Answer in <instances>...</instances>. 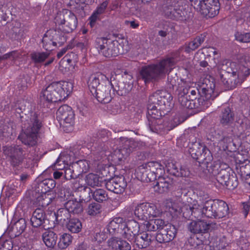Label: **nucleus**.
<instances>
[{
	"label": "nucleus",
	"mask_w": 250,
	"mask_h": 250,
	"mask_svg": "<svg viewBox=\"0 0 250 250\" xmlns=\"http://www.w3.org/2000/svg\"><path fill=\"white\" fill-rule=\"evenodd\" d=\"M217 67L225 90L232 89L250 74V58H245L238 63L224 60Z\"/></svg>",
	"instance_id": "f257e3e1"
},
{
	"label": "nucleus",
	"mask_w": 250,
	"mask_h": 250,
	"mask_svg": "<svg viewBox=\"0 0 250 250\" xmlns=\"http://www.w3.org/2000/svg\"><path fill=\"white\" fill-rule=\"evenodd\" d=\"M180 51L178 50L171 54L170 57L167 58L157 64L145 66L140 71V75L146 83L157 81L169 72L173 67L180 60Z\"/></svg>",
	"instance_id": "f03ea898"
},
{
	"label": "nucleus",
	"mask_w": 250,
	"mask_h": 250,
	"mask_svg": "<svg viewBox=\"0 0 250 250\" xmlns=\"http://www.w3.org/2000/svg\"><path fill=\"white\" fill-rule=\"evenodd\" d=\"M25 115L30 116V123L18 137L22 144L34 146L37 144L38 137L41 133L43 119V113L40 111L24 110Z\"/></svg>",
	"instance_id": "7ed1b4c3"
},
{
	"label": "nucleus",
	"mask_w": 250,
	"mask_h": 250,
	"mask_svg": "<svg viewBox=\"0 0 250 250\" xmlns=\"http://www.w3.org/2000/svg\"><path fill=\"white\" fill-rule=\"evenodd\" d=\"M73 87L72 83L68 82L52 83L42 91V93L45 100L42 107L51 109L55 108L53 105L67 97L72 91Z\"/></svg>",
	"instance_id": "20e7f679"
},
{
	"label": "nucleus",
	"mask_w": 250,
	"mask_h": 250,
	"mask_svg": "<svg viewBox=\"0 0 250 250\" xmlns=\"http://www.w3.org/2000/svg\"><path fill=\"white\" fill-rule=\"evenodd\" d=\"M216 228H217V225L215 223H208L201 220L191 221L188 225V230L194 234L204 233L206 236L203 237L202 235L200 238L197 237L191 238L188 240L189 243L194 247L207 244L208 241L206 239V236L208 237V231Z\"/></svg>",
	"instance_id": "39448f33"
},
{
	"label": "nucleus",
	"mask_w": 250,
	"mask_h": 250,
	"mask_svg": "<svg viewBox=\"0 0 250 250\" xmlns=\"http://www.w3.org/2000/svg\"><path fill=\"white\" fill-rule=\"evenodd\" d=\"M96 43L99 52L105 57H116L125 53L120 48L122 46L117 42L111 41L106 38H97Z\"/></svg>",
	"instance_id": "423d86ee"
},
{
	"label": "nucleus",
	"mask_w": 250,
	"mask_h": 250,
	"mask_svg": "<svg viewBox=\"0 0 250 250\" xmlns=\"http://www.w3.org/2000/svg\"><path fill=\"white\" fill-rule=\"evenodd\" d=\"M4 151L5 154L9 157L10 163L13 167H18L21 165L24 159L28 160V162L32 159L29 157V155L25 156L24 150L19 146L8 147Z\"/></svg>",
	"instance_id": "0eeeda50"
},
{
	"label": "nucleus",
	"mask_w": 250,
	"mask_h": 250,
	"mask_svg": "<svg viewBox=\"0 0 250 250\" xmlns=\"http://www.w3.org/2000/svg\"><path fill=\"white\" fill-rule=\"evenodd\" d=\"M189 153L192 158L198 161L202 164L205 160H211L210 151L204 145L199 142L192 143L189 147Z\"/></svg>",
	"instance_id": "6e6552de"
},
{
	"label": "nucleus",
	"mask_w": 250,
	"mask_h": 250,
	"mask_svg": "<svg viewBox=\"0 0 250 250\" xmlns=\"http://www.w3.org/2000/svg\"><path fill=\"white\" fill-rule=\"evenodd\" d=\"M170 98V94L165 90H157L150 95L147 109H164L166 100Z\"/></svg>",
	"instance_id": "1a4fd4ad"
},
{
	"label": "nucleus",
	"mask_w": 250,
	"mask_h": 250,
	"mask_svg": "<svg viewBox=\"0 0 250 250\" xmlns=\"http://www.w3.org/2000/svg\"><path fill=\"white\" fill-rule=\"evenodd\" d=\"M114 94L112 84L108 82L107 84L100 85V87L96 90V93L93 94L95 96L97 100L103 104L109 103L112 98V95Z\"/></svg>",
	"instance_id": "9d476101"
},
{
	"label": "nucleus",
	"mask_w": 250,
	"mask_h": 250,
	"mask_svg": "<svg viewBox=\"0 0 250 250\" xmlns=\"http://www.w3.org/2000/svg\"><path fill=\"white\" fill-rule=\"evenodd\" d=\"M30 222L34 228L41 227L46 230L52 228L49 226V220L46 218L45 212L41 208H37L34 211Z\"/></svg>",
	"instance_id": "9b49d317"
},
{
	"label": "nucleus",
	"mask_w": 250,
	"mask_h": 250,
	"mask_svg": "<svg viewBox=\"0 0 250 250\" xmlns=\"http://www.w3.org/2000/svg\"><path fill=\"white\" fill-rule=\"evenodd\" d=\"M105 187L109 191L116 194H122L127 187V182L123 176H116L106 181Z\"/></svg>",
	"instance_id": "f8f14e48"
},
{
	"label": "nucleus",
	"mask_w": 250,
	"mask_h": 250,
	"mask_svg": "<svg viewBox=\"0 0 250 250\" xmlns=\"http://www.w3.org/2000/svg\"><path fill=\"white\" fill-rule=\"evenodd\" d=\"M121 146L125 151V155L128 156L133 151L140 149L143 146V143L136 141L132 138L120 137L119 138Z\"/></svg>",
	"instance_id": "ddd939ff"
},
{
	"label": "nucleus",
	"mask_w": 250,
	"mask_h": 250,
	"mask_svg": "<svg viewBox=\"0 0 250 250\" xmlns=\"http://www.w3.org/2000/svg\"><path fill=\"white\" fill-rule=\"evenodd\" d=\"M155 240V235L147 230L139 233L134 241L135 245L139 249H145L149 246Z\"/></svg>",
	"instance_id": "4468645a"
},
{
	"label": "nucleus",
	"mask_w": 250,
	"mask_h": 250,
	"mask_svg": "<svg viewBox=\"0 0 250 250\" xmlns=\"http://www.w3.org/2000/svg\"><path fill=\"white\" fill-rule=\"evenodd\" d=\"M57 119L62 126H67L73 124L74 119L73 110H57Z\"/></svg>",
	"instance_id": "2eb2a0df"
},
{
	"label": "nucleus",
	"mask_w": 250,
	"mask_h": 250,
	"mask_svg": "<svg viewBox=\"0 0 250 250\" xmlns=\"http://www.w3.org/2000/svg\"><path fill=\"white\" fill-rule=\"evenodd\" d=\"M26 227L25 220L20 218L8 228L7 231L11 238H15L20 235L24 231Z\"/></svg>",
	"instance_id": "dca6fc26"
},
{
	"label": "nucleus",
	"mask_w": 250,
	"mask_h": 250,
	"mask_svg": "<svg viewBox=\"0 0 250 250\" xmlns=\"http://www.w3.org/2000/svg\"><path fill=\"white\" fill-rule=\"evenodd\" d=\"M211 160H205L201 165L202 168L205 169L203 171L207 176H215L219 172L221 167L219 164L212 162L213 156L211 155Z\"/></svg>",
	"instance_id": "f3484780"
},
{
	"label": "nucleus",
	"mask_w": 250,
	"mask_h": 250,
	"mask_svg": "<svg viewBox=\"0 0 250 250\" xmlns=\"http://www.w3.org/2000/svg\"><path fill=\"white\" fill-rule=\"evenodd\" d=\"M83 190L88 194V196L87 198H83L81 199L82 201L83 200L85 201L86 200H89L91 197L90 193L93 199L98 202H102L104 201H106L108 199L107 194L103 189H97L93 191L90 188L84 187Z\"/></svg>",
	"instance_id": "a211bd4d"
},
{
	"label": "nucleus",
	"mask_w": 250,
	"mask_h": 250,
	"mask_svg": "<svg viewBox=\"0 0 250 250\" xmlns=\"http://www.w3.org/2000/svg\"><path fill=\"white\" fill-rule=\"evenodd\" d=\"M107 245L113 250H131L130 244L121 238L112 237L107 241Z\"/></svg>",
	"instance_id": "6ab92c4d"
},
{
	"label": "nucleus",
	"mask_w": 250,
	"mask_h": 250,
	"mask_svg": "<svg viewBox=\"0 0 250 250\" xmlns=\"http://www.w3.org/2000/svg\"><path fill=\"white\" fill-rule=\"evenodd\" d=\"M156 180V185L154 186L155 191L160 193L167 192L172 187L173 180L168 176L163 177L160 176Z\"/></svg>",
	"instance_id": "aec40b11"
},
{
	"label": "nucleus",
	"mask_w": 250,
	"mask_h": 250,
	"mask_svg": "<svg viewBox=\"0 0 250 250\" xmlns=\"http://www.w3.org/2000/svg\"><path fill=\"white\" fill-rule=\"evenodd\" d=\"M148 167L146 163L139 167L137 170L138 176L140 177L141 180L144 182L154 181L157 179V175L153 174L151 170H148Z\"/></svg>",
	"instance_id": "412c9836"
},
{
	"label": "nucleus",
	"mask_w": 250,
	"mask_h": 250,
	"mask_svg": "<svg viewBox=\"0 0 250 250\" xmlns=\"http://www.w3.org/2000/svg\"><path fill=\"white\" fill-rule=\"evenodd\" d=\"M237 161L239 167H236L237 172L246 182L247 179L250 178V162L245 159L244 161L239 160V156L237 157Z\"/></svg>",
	"instance_id": "4be33fe9"
},
{
	"label": "nucleus",
	"mask_w": 250,
	"mask_h": 250,
	"mask_svg": "<svg viewBox=\"0 0 250 250\" xmlns=\"http://www.w3.org/2000/svg\"><path fill=\"white\" fill-rule=\"evenodd\" d=\"M214 218L220 219L226 217L229 213V207L227 204L219 200H214Z\"/></svg>",
	"instance_id": "5701e85b"
},
{
	"label": "nucleus",
	"mask_w": 250,
	"mask_h": 250,
	"mask_svg": "<svg viewBox=\"0 0 250 250\" xmlns=\"http://www.w3.org/2000/svg\"><path fill=\"white\" fill-rule=\"evenodd\" d=\"M190 215L198 220L204 217L203 207H201L199 205L196 204H194L192 206H187L186 210L184 211V216L187 218L190 217Z\"/></svg>",
	"instance_id": "b1692460"
},
{
	"label": "nucleus",
	"mask_w": 250,
	"mask_h": 250,
	"mask_svg": "<svg viewBox=\"0 0 250 250\" xmlns=\"http://www.w3.org/2000/svg\"><path fill=\"white\" fill-rule=\"evenodd\" d=\"M77 25V19L76 16L71 12L66 13L65 25L62 26L64 32L69 33L74 30Z\"/></svg>",
	"instance_id": "393cba45"
},
{
	"label": "nucleus",
	"mask_w": 250,
	"mask_h": 250,
	"mask_svg": "<svg viewBox=\"0 0 250 250\" xmlns=\"http://www.w3.org/2000/svg\"><path fill=\"white\" fill-rule=\"evenodd\" d=\"M206 37V35L205 34H202L197 36L193 40L188 44H185L182 49L187 53L195 50L204 42Z\"/></svg>",
	"instance_id": "a878e982"
},
{
	"label": "nucleus",
	"mask_w": 250,
	"mask_h": 250,
	"mask_svg": "<svg viewBox=\"0 0 250 250\" xmlns=\"http://www.w3.org/2000/svg\"><path fill=\"white\" fill-rule=\"evenodd\" d=\"M54 214L57 223L62 226H66L71 219L69 212L64 208L59 209Z\"/></svg>",
	"instance_id": "bb28decb"
},
{
	"label": "nucleus",
	"mask_w": 250,
	"mask_h": 250,
	"mask_svg": "<svg viewBox=\"0 0 250 250\" xmlns=\"http://www.w3.org/2000/svg\"><path fill=\"white\" fill-rule=\"evenodd\" d=\"M166 222L162 219H151L145 225L147 230L155 231L158 229H163L166 225Z\"/></svg>",
	"instance_id": "cd10ccee"
},
{
	"label": "nucleus",
	"mask_w": 250,
	"mask_h": 250,
	"mask_svg": "<svg viewBox=\"0 0 250 250\" xmlns=\"http://www.w3.org/2000/svg\"><path fill=\"white\" fill-rule=\"evenodd\" d=\"M57 235L51 230H47L42 234V239L48 248H54L57 243Z\"/></svg>",
	"instance_id": "c85d7f7f"
},
{
	"label": "nucleus",
	"mask_w": 250,
	"mask_h": 250,
	"mask_svg": "<svg viewBox=\"0 0 250 250\" xmlns=\"http://www.w3.org/2000/svg\"><path fill=\"white\" fill-rule=\"evenodd\" d=\"M229 167L225 168H220L219 173L215 176L217 182L215 184L218 188H221L222 186L225 184L226 181L229 179L231 175L229 172Z\"/></svg>",
	"instance_id": "c756f323"
},
{
	"label": "nucleus",
	"mask_w": 250,
	"mask_h": 250,
	"mask_svg": "<svg viewBox=\"0 0 250 250\" xmlns=\"http://www.w3.org/2000/svg\"><path fill=\"white\" fill-rule=\"evenodd\" d=\"M123 219L120 217H116L111 221L107 225V230L110 234L119 232L120 230H122L124 226Z\"/></svg>",
	"instance_id": "7c9ffc66"
},
{
	"label": "nucleus",
	"mask_w": 250,
	"mask_h": 250,
	"mask_svg": "<svg viewBox=\"0 0 250 250\" xmlns=\"http://www.w3.org/2000/svg\"><path fill=\"white\" fill-rule=\"evenodd\" d=\"M65 209H66L69 213L80 214L83 211V207L81 202L76 200H69L64 204Z\"/></svg>",
	"instance_id": "2f4dec72"
},
{
	"label": "nucleus",
	"mask_w": 250,
	"mask_h": 250,
	"mask_svg": "<svg viewBox=\"0 0 250 250\" xmlns=\"http://www.w3.org/2000/svg\"><path fill=\"white\" fill-rule=\"evenodd\" d=\"M148 206H149V203H143L138 205L134 209L135 215L140 220H147Z\"/></svg>",
	"instance_id": "473e14b6"
},
{
	"label": "nucleus",
	"mask_w": 250,
	"mask_h": 250,
	"mask_svg": "<svg viewBox=\"0 0 250 250\" xmlns=\"http://www.w3.org/2000/svg\"><path fill=\"white\" fill-rule=\"evenodd\" d=\"M125 151L121 146L120 148L114 150L109 156V159L115 164H120L121 163L128 157L127 155H125Z\"/></svg>",
	"instance_id": "72a5a7b5"
},
{
	"label": "nucleus",
	"mask_w": 250,
	"mask_h": 250,
	"mask_svg": "<svg viewBox=\"0 0 250 250\" xmlns=\"http://www.w3.org/2000/svg\"><path fill=\"white\" fill-rule=\"evenodd\" d=\"M186 5L177 6L176 12L175 13V20L184 21L188 19L191 16L192 13L189 11L188 6Z\"/></svg>",
	"instance_id": "f704fd0d"
},
{
	"label": "nucleus",
	"mask_w": 250,
	"mask_h": 250,
	"mask_svg": "<svg viewBox=\"0 0 250 250\" xmlns=\"http://www.w3.org/2000/svg\"><path fill=\"white\" fill-rule=\"evenodd\" d=\"M85 181L87 185L92 188L101 186L102 183V178L98 175L92 173L86 175Z\"/></svg>",
	"instance_id": "c9c22d12"
},
{
	"label": "nucleus",
	"mask_w": 250,
	"mask_h": 250,
	"mask_svg": "<svg viewBox=\"0 0 250 250\" xmlns=\"http://www.w3.org/2000/svg\"><path fill=\"white\" fill-rule=\"evenodd\" d=\"M205 0L197 1L196 3H195V8L204 17L212 18L213 16L210 13L211 11L209 9V6H207Z\"/></svg>",
	"instance_id": "e433bc0d"
},
{
	"label": "nucleus",
	"mask_w": 250,
	"mask_h": 250,
	"mask_svg": "<svg viewBox=\"0 0 250 250\" xmlns=\"http://www.w3.org/2000/svg\"><path fill=\"white\" fill-rule=\"evenodd\" d=\"M167 171L170 174L177 177H186L188 176V171L182 168L179 170V167L173 163L168 164L167 166Z\"/></svg>",
	"instance_id": "4c0bfd02"
},
{
	"label": "nucleus",
	"mask_w": 250,
	"mask_h": 250,
	"mask_svg": "<svg viewBox=\"0 0 250 250\" xmlns=\"http://www.w3.org/2000/svg\"><path fill=\"white\" fill-rule=\"evenodd\" d=\"M72 167L74 168L75 172L78 176L83 173L86 172L89 168L87 161L84 160H81L72 164Z\"/></svg>",
	"instance_id": "58836bf2"
},
{
	"label": "nucleus",
	"mask_w": 250,
	"mask_h": 250,
	"mask_svg": "<svg viewBox=\"0 0 250 250\" xmlns=\"http://www.w3.org/2000/svg\"><path fill=\"white\" fill-rule=\"evenodd\" d=\"M154 5L148 4L145 6L140 11V17L146 21H150L154 17Z\"/></svg>",
	"instance_id": "ea45409f"
},
{
	"label": "nucleus",
	"mask_w": 250,
	"mask_h": 250,
	"mask_svg": "<svg viewBox=\"0 0 250 250\" xmlns=\"http://www.w3.org/2000/svg\"><path fill=\"white\" fill-rule=\"evenodd\" d=\"M100 77H101L100 74H93L89 78L88 81V88L92 95L96 93V90L100 86Z\"/></svg>",
	"instance_id": "a19ab883"
},
{
	"label": "nucleus",
	"mask_w": 250,
	"mask_h": 250,
	"mask_svg": "<svg viewBox=\"0 0 250 250\" xmlns=\"http://www.w3.org/2000/svg\"><path fill=\"white\" fill-rule=\"evenodd\" d=\"M108 5V2L107 1H104L102 3L98 6L96 11L94 12L92 15L89 18L90 24L91 27H92L95 24V22L98 19L100 15L102 14L105 11Z\"/></svg>",
	"instance_id": "79ce46f5"
},
{
	"label": "nucleus",
	"mask_w": 250,
	"mask_h": 250,
	"mask_svg": "<svg viewBox=\"0 0 250 250\" xmlns=\"http://www.w3.org/2000/svg\"><path fill=\"white\" fill-rule=\"evenodd\" d=\"M56 186V182L52 179H46L42 181L38 185V188L41 192L45 193L53 189Z\"/></svg>",
	"instance_id": "37998d69"
},
{
	"label": "nucleus",
	"mask_w": 250,
	"mask_h": 250,
	"mask_svg": "<svg viewBox=\"0 0 250 250\" xmlns=\"http://www.w3.org/2000/svg\"><path fill=\"white\" fill-rule=\"evenodd\" d=\"M148 170H151L153 174L157 175V177L162 176L164 173L163 166L159 162L156 161L149 162L146 163Z\"/></svg>",
	"instance_id": "c03bdc74"
},
{
	"label": "nucleus",
	"mask_w": 250,
	"mask_h": 250,
	"mask_svg": "<svg viewBox=\"0 0 250 250\" xmlns=\"http://www.w3.org/2000/svg\"><path fill=\"white\" fill-rule=\"evenodd\" d=\"M65 226L69 231L74 233L79 232L82 228V223L78 219L76 218H72L70 220Z\"/></svg>",
	"instance_id": "a18cd8bd"
},
{
	"label": "nucleus",
	"mask_w": 250,
	"mask_h": 250,
	"mask_svg": "<svg viewBox=\"0 0 250 250\" xmlns=\"http://www.w3.org/2000/svg\"><path fill=\"white\" fill-rule=\"evenodd\" d=\"M214 200H208L203 206V213L204 216L208 218L214 217Z\"/></svg>",
	"instance_id": "49530a36"
},
{
	"label": "nucleus",
	"mask_w": 250,
	"mask_h": 250,
	"mask_svg": "<svg viewBox=\"0 0 250 250\" xmlns=\"http://www.w3.org/2000/svg\"><path fill=\"white\" fill-rule=\"evenodd\" d=\"M103 211L102 205L96 202L90 203L86 209L87 213L90 216H96L100 214Z\"/></svg>",
	"instance_id": "de8ad7c7"
},
{
	"label": "nucleus",
	"mask_w": 250,
	"mask_h": 250,
	"mask_svg": "<svg viewBox=\"0 0 250 250\" xmlns=\"http://www.w3.org/2000/svg\"><path fill=\"white\" fill-rule=\"evenodd\" d=\"M67 155L61 154L54 164V167L57 170H63L68 166Z\"/></svg>",
	"instance_id": "09e8293b"
},
{
	"label": "nucleus",
	"mask_w": 250,
	"mask_h": 250,
	"mask_svg": "<svg viewBox=\"0 0 250 250\" xmlns=\"http://www.w3.org/2000/svg\"><path fill=\"white\" fill-rule=\"evenodd\" d=\"M234 120V114L231 110H225L221 116L220 122L223 125L232 124Z\"/></svg>",
	"instance_id": "8fccbe9b"
},
{
	"label": "nucleus",
	"mask_w": 250,
	"mask_h": 250,
	"mask_svg": "<svg viewBox=\"0 0 250 250\" xmlns=\"http://www.w3.org/2000/svg\"><path fill=\"white\" fill-rule=\"evenodd\" d=\"M124 225L123 228H127L133 234L137 235L139 234L140 225L135 220H130L126 222H124Z\"/></svg>",
	"instance_id": "3c124183"
},
{
	"label": "nucleus",
	"mask_w": 250,
	"mask_h": 250,
	"mask_svg": "<svg viewBox=\"0 0 250 250\" xmlns=\"http://www.w3.org/2000/svg\"><path fill=\"white\" fill-rule=\"evenodd\" d=\"M149 126L152 132L158 134H162L165 131V125L163 124L162 120H156V123L153 124L151 123H149Z\"/></svg>",
	"instance_id": "603ef678"
},
{
	"label": "nucleus",
	"mask_w": 250,
	"mask_h": 250,
	"mask_svg": "<svg viewBox=\"0 0 250 250\" xmlns=\"http://www.w3.org/2000/svg\"><path fill=\"white\" fill-rule=\"evenodd\" d=\"M207 6H209V10L213 17L217 15L220 9L219 0H205Z\"/></svg>",
	"instance_id": "864d4df0"
},
{
	"label": "nucleus",
	"mask_w": 250,
	"mask_h": 250,
	"mask_svg": "<svg viewBox=\"0 0 250 250\" xmlns=\"http://www.w3.org/2000/svg\"><path fill=\"white\" fill-rule=\"evenodd\" d=\"M163 212L159 209L155 205L149 203L148 209L147 219L149 220L154 218L161 216Z\"/></svg>",
	"instance_id": "5fc2aeb1"
},
{
	"label": "nucleus",
	"mask_w": 250,
	"mask_h": 250,
	"mask_svg": "<svg viewBox=\"0 0 250 250\" xmlns=\"http://www.w3.org/2000/svg\"><path fill=\"white\" fill-rule=\"evenodd\" d=\"M92 151L95 155H100L101 156L104 154L107 149V146L104 142H99L92 146Z\"/></svg>",
	"instance_id": "6e6d98bb"
},
{
	"label": "nucleus",
	"mask_w": 250,
	"mask_h": 250,
	"mask_svg": "<svg viewBox=\"0 0 250 250\" xmlns=\"http://www.w3.org/2000/svg\"><path fill=\"white\" fill-rule=\"evenodd\" d=\"M72 236L68 233H63L60 238L58 243L59 247L61 249L66 248L72 242Z\"/></svg>",
	"instance_id": "4d7b16f0"
},
{
	"label": "nucleus",
	"mask_w": 250,
	"mask_h": 250,
	"mask_svg": "<svg viewBox=\"0 0 250 250\" xmlns=\"http://www.w3.org/2000/svg\"><path fill=\"white\" fill-rule=\"evenodd\" d=\"M162 114L161 110H147V118L149 123H156V120H161Z\"/></svg>",
	"instance_id": "13d9d810"
},
{
	"label": "nucleus",
	"mask_w": 250,
	"mask_h": 250,
	"mask_svg": "<svg viewBox=\"0 0 250 250\" xmlns=\"http://www.w3.org/2000/svg\"><path fill=\"white\" fill-rule=\"evenodd\" d=\"M235 40L240 42H250V32L237 31L235 33Z\"/></svg>",
	"instance_id": "bf43d9fd"
},
{
	"label": "nucleus",
	"mask_w": 250,
	"mask_h": 250,
	"mask_svg": "<svg viewBox=\"0 0 250 250\" xmlns=\"http://www.w3.org/2000/svg\"><path fill=\"white\" fill-rule=\"evenodd\" d=\"M187 206H185L181 208L178 205V203L176 202L169 201L167 203V207L169 208V211L171 212H180L181 211L184 214V211L186 210Z\"/></svg>",
	"instance_id": "052dcab7"
},
{
	"label": "nucleus",
	"mask_w": 250,
	"mask_h": 250,
	"mask_svg": "<svg viewBox=\"0 0 250 250\" xmlns=\"http://www.w3.org/2000/svg\"><path fill=\"white\" fill-rule=\"evenodd\" d=\"M63 170L64 177L67 180L76 179L79 176L78 174H76L74 168L72 167V165L69 166L68 167H67Z\"/></svg>",
	"instance_id": "680f3d73"
},
{
	"label": "nucleus",
	"mask_w": 250,
	"mask_h": 250,
	"mask_svg": "<svg viewBox=\"0 0 250 250\" xmlns=\"http://www.w3.org/2000/svg\"><path fill=\"white\" fill-rule=\"evenodd\" d=\"M238 186V181L235 176L231 175L229 179L226 181L225 184L222 187L225 188L229 190H233Z\"/></svg>",
	"instance_id": "e2e57ef3"
},
{
	"label": "nucleus",
	"mask_w": 250,
	"mask_h": 250,
	"mask_svg": "<svg viewBox=\"0 0 250 250\" xmlns=\"http://www.w3.org/2000/svg\"><path fill=\"white\" fill-rule=\"evenodd\" d=\"M237 244L241 250H247L250 242L246 234L241 235L237 241Z\"/></svg>",
	"instance_id": "0e129e2a"
},
{
	"label": "nucleus",
	"mask_w": 250,
	"mask_h": 250,
	"mask_svg": "<svg viewBox=\"0 0 250 250\" xmlns=\"http://www.w3.org/2000/svg\"><path fill=\"white\" fill-rule=\"evenodd\" d=\"M77 55L73 53L70 52L67 53L62 60L61 63H64L67 62L68 65H73L77 62Z\"/></svg>",
	"instance_id": "69168bd1"
},
{
	"label": "nucleus",
	"mask_w": 250,
	"mask_h": 250,
	"mask_svg": "<svg viewBox=\"0 0 250 250\" xmlns=\"http://www.w3.org/2000/svg\"><path fill=\"white\" fill-rule=\"evenodd\" d=\"M177 7H173L172 5H166L163 7V11L165 15L167 18L175 20V13L177 12Z\"/></svg>",
	"instance_id": "338daca9"
},
{
	"label": "nucleus",
	"mask_w": 250,
	"mask_h": 250,
	"mask_svg": "<svg viewBox=\"0 0 250 250\" xmlns=\"http://www.w3.org/2000/svg\"><path fill=\"white\" fill-rule=\"evenodd\" d=\"M48 56L46 53L34 52L31 54L32 60L36 63L43 62Z\"/></svg>",
	"instance_id": "774afa93"
}]
</instances>
